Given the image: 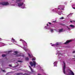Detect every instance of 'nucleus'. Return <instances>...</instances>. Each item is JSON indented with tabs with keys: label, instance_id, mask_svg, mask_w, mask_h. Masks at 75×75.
<instances>
[{
	"label": "nucleus",
	"instance_id": "obj_1",
	"mask_svg": "<svg viewBox=\"0 0 75 75\" xmlns=\"http://www.w3.org/2000/svg\"><path fill=\"white\" fill-rule=\"evenodd\" d=\"M1 4L3 6H7V5H8L9 4L8 2H0V5Z\"/></svg>",
	"mask_w": 75,
	"mask_h": 75
},
{
	"label": "nucleus",
	"instance_id": "obj_2",
	"mask_svg": "<svg viewBox=\"0 0 75 75\" xmlns=\"http://www.w3.org/2000/svg\"><path fill=\"white\" fill-rule=\"evenodd\" d=\"M63 63L64 64V66L63 68V71L64 74H65V68L66 67V65L65 64V63L64 62H63Z\"/></svg>",
	"mask_w": 75,
	"mask_h": 75
},
{
	"label": "nucleus",
	"instance_id": "obj_3",
	"mask_svg": "<svg viewBox=\"0 0 75 75\" xmlns=\"http://www.w3.org/2000/svg\"><path fill=\"white\" fill-rule=\"evenodd\" d=\"M30 64L31 66V67H33V65L34 67H35V65H36V63H35V62L33 61V63L32 62H30Z\"/></svg>",
	"mask_w": 75,
	"mask_h": 75
},
{
	"label": "nucleus",
	"instance_id": "obj_4",
	"mask_svg": "<svg viewBox=\"0 0 75 75\" xmlns=\"http://www.w3.org/2000/svg\"><path fill=\"white\" fill-rule=\"evenodd\" d=\"M69 71L70 72H69V74L68 75H74V72L72 71L71 70L69 69Z\"/></svg>",
	"mask_w": 75,
	"mask_h": 75
},
{
	"label": "nucleus",
	"instance_id": "obj_5",
	"mask_svg": "<svg viewBox=\"0 0 75 75\" xmlns=\"http://www.w3.org/2000/svg\"><path fill=\"white\" fill-rule=\"evenodd\" d=\"M71 41H72V40H67L64 43V44H67L69 43V42H71Z\"/></svg>",
	"mask_w": 75,
	"mask_h": 75
},
{
	"label": "nucleus",
	"instance_id": "obj_6",
	"mask_svg": "<svg viewBox=\"0 0 75 75\" xmlns=\"http://www.w3.org/2000/svg\"><path fill=\"white\" fill-rule=\"evenodd\" d=\"M18 6H19V7H20V6H21L22 5H23L24 3H22L21 4H20V3H18Z\"/></svg>",
	"mask_w": 75,
	"mask_h": 75
},
{
	"label": "nucleus",
	"instance_id": "obj_7",
	"mask_svg": "<svg viewBox=\"0 0 75 75\" xmlns=\"http://www.w3.org/2000/svg\"><path fill=\"white\" fill-rule=\"evenodd\" d=\"M27 74L26 73H25L24 74H23L22 73H18L16 75H26Z\"/></svg>",
	"mask_w": 75,
	"mask_h": 75
},
{
	"label": "nucleus",
	"instance_id": "obj_8",
	"mask_svg": "<svg viewBox=\"0 0 75 75\" xmlns=\"http://www.w3.org/2000/svg\"><path fill=\"white\" fill-rule=\"evenodd\" d=\"M57 62H55L54 63V66L55 67V66H57Z\"/></svg>",
	"mask_w": 75,
	"mask_h": 75
},
{
	"label": "nucleus",
	"instance_id": "obj_9",
	"mask_svg": "<svg viewBox=\"0 0 75 75\" xmlns=\"http://www.w3.org/2000/svg\"><path fill=\"white\" fill-rule=\"evenodd\" d=\"M29 67L31 69V72H32L33 73V72H34V71H33V69H32L31 67H30L29 66Z\"/></svg>",
	"mask_w": 75,
	"mask_h": 75
},
{
	"label": "nucleus",
	"instance_id": "obj_10",
	"mask_svg": "<svg viewBox=\"0 0 75 75\" xmlns=\"http://www.w3.org/2000/svg\"><path fill=\"white\" fill-rule=\"evenodd\" d=\"M25 61H29V58H28V57H25Z\"/></svg>",
	"mask_w": 75,
	"mask_h": 75
},
{
	"label": "nucleus",
	"instance_id": "obj_11",
	"mask_svg": "<svg viewBox=\"0 0 75 75\" xmlns=\"http://www.w3.org/2000/svg\"><path fill=\"white\" fill-rule=\"evenodd\" d=\"M63 31V29H60L59 30V32H60V33H62Z\"/></svg>",
	"mask_w": 75,
	"mask_h": 75
},
{
	"label": "nucleus",
	"instance_id": "obj_12",
	"mask_svg": "<svg viewBox=\"0 0 75 75\" xmlns=\"http://www.w3.org/2000/svg\"><path fill=\"white\" fill-rule=\"evenodd\" d=\"M28 55L29 58H31V55H30V54H29V53H28Z\"/></svg>",
	"mask_w": 75,
	"mask_h": 75
},
{
	"label": "nucleus",
	"instance_id": "obj_13",
	"mask_svg": "<svg viewBox=\"0 0 75 75\" xmlns=\"http://www.w3.org/2000/svg\"><path fill=\"white\" fill-rule=\"evenodd\" d=\"M12 41L13 42H16V40L13 38H12Z\"/></svg>",
	"mask_w": 75,
	"mask_h": 75
},
{
	"label": "nucleus",
	"instance_id": "obj_14",
	"mask_svg": "<svg viewBox=\"0 0 75 75\" xmlns=\"http://www.w3.org/2000/svg\"><path fill=\"white\" fill-rule=\"evenodd\" d=\"M70 27H72V28H73L74 27V25H70Z\"/></svg>",
	"mask_w": 75,
	"mask_h": 75
},
{
	"label": "nucleus",
	"instance_id": "obj_15",
	"mask_svg": "<svg viewBox=\"0 0 75 75\" xmlns=\"http://www.w3.org/2000/svg\"><path fill=\"white\" fill-rule=\"evenodd\" d=\"M55 46H56V45H57V46L59 45V43L57 42V43H56V44H55Z\"/></svg>",
	"mask_w": 75,
	"mask_h": 75
},
{
	"label": "nucleus",
	"instance_id": "obj_16",
	"mask_svg": "<svg viewBox=\"0 0 75 75\" xmlns=\"http://www.w3.org/2000/svg\"><path fill=\"white\" fill-rule=\"evenodd\" d=\"M21 55L20 54H17L16 57H21Z\"/></svg>",
	"mask_w": 75,
	"mask_h": 75
},
{
	"label": "nucleus",
	"instance_id": "obj_17",
	"mask_svg": "<svg viewBox=\"0 0 75 75\" xmlns=\"http://www.w3.org/2000/svg\"><path fill=\"white\" fill-rule=\"evenodd\" d=\"M21 0H16V3H18V2H20Z\"/></svg>",
	"mask_w": 75,
	"mask_h": 75
},
{
	"label": "nucleus",
	"instance_id": "obj_18",
	"mask_svg": "<svg viewBox=\"0 0 75 75\" xmlns=\"http://www.w3.org/2000/svg\"><path fill=\"white\" fill-rule=\"evenodd\" d=\"M2 56L3 57H6V54H3L2 55Z\"/></svg>",
	"mask_w": 75,
	"mask_h": 75
},
{
	"label": "nucleus",
	"instance_id": "obj_19",
	"mask_svg": "<svg viewBox=\"0 0 75 75\" xmlns=\"http://www.w3.org/2000/svg\"><path fill=\"white\" fill-rule=\"evenodd\" d=\"M60 25H62L63 26H64V25H65V24H63L62 23H60Z\"/></svg>",
	"mask_w": 75,
	"mask_h": 75
},
{
	"label": "nucleus",
	"instance_id": "obj_20",
	"mask_svg": "<svg viewBox=\"0 0 75 75\" xmlns=\"http://www.w3.org/2000/svg\"><path fill=\"white\" fill-rule=\"evenodd\" d=\"M14 53H15L16 54H17V53H18V52L17 51H15L14 52Z\"/></svg>",
	"mask_w": 75,
	"mask_h": 75
},
{
	"label": "nucleus",
	"instance_id": "obj_21",
	"mask_svg": "<svg viewBox=\"0 0 75 75\" xmlns=\"http://www.w3.org/2000/svg\"><path fill=\"white\" fill-rule=\"evenodd\" d=\"M52 46L54 47V46H55V44H53L52 45Z\"/></svg>",
	"mask_w": 75,
	"mask_h": 75
},
{
	"label": "nucleus",
	"instance_id": "obj_22",
	"mask_svg": "<svg viewBox=\"0 0 75 75\" xmlns=\"http://www.w3.org/2000/svg\"><path fill=\"white\" fill-rule=\"evenodd\" d=\"M72 7H75V4L73 5Z\"/></svg>",
	"mask_w": 75,
	"mask_h": 75
},
{
	"label": "nucleus",
	"instance_id": "obj_23",
	"mask_svg": "<svg viewBox=\"0 0 75 75\" xmlns=\"http://www.w3.org/2000/svg\"><path fill=\"white\" fill-rule=\"evenodd\" d=\"M32 60L33 61H35V58H33L32 59Z\"/></svg>",
	"mask_w": 75,
	"mask_h": 75
},
{
	"label": "nucleus",
	"instance_id": "obj_24",
	"mask_svg": "<svg viewBox=\"0 0 75 75\" xmlns=\"http://www.w3.org/2000/svg\"><path fill=\"white\" fill-rule=\"evenodd\" d=\"M22 42L24 43V42H25V41L24 40H23V41H22Z\"/></svg>",
	"mask_w": 75,
	"mask_h": 75
},
{
	"label": "nucleus",
	"instance_id": "obj_25",
	"mask_svg": "<svg viewBox=\"0 0 75 75\" xmlns=\"http://www.w3.org/2000/svg\"><path fill=\"white\" fill-rule=\"evenodd\" d=\"M18 62H22V61H18Z\"/></svg>",
	"mask_w": 75,
	"mask_h": 75
},
{
	"label": "nucleus",
	"instance_id": "obj_26",
	"mask_svg": "<svg viewBox=\"0 0 75 75\" xmlns=\"http://www.w3.org/2000/svg\"><path fill=\"white\" fill-rule=\"evenodd\" d=\"M64 18V17H62V18H60V19H63Z\"/></svg>",
	"mask_w": 75,
	"mask_h": 75
},
{
	"label": "nucleus",
	"instance_id": "obj_27",
	"mask_svg": "<svg viewBox=\"0 0 75 75\" xmlns=\"http://www.w3.org/2000/svg\"><path fill=\"white\" fill-rule=\"evenodd\" d=\"M48 24H50V25H51V23L50 22H48Z\"/></svg>",
	"mask_w": 75,
	"mask_h": 75
},
{
	"label": "nucleus",
	"instance_id": "obj_28",
	"mask_svg": "<svg viewBox=\"0 0 75 75\" xmlns=\"http://www.w3.org/2000/svg\"><path fill=\"white\" fill-rule=\"evenodd\" d=\"M9 67H11L12 66H11V65H10V64H9Z\"/></svg>",
	"mask_w": 75,
	"mask_h": 75
},
{
	"label": "nucleus",
	"instance_id": "obj_29",
	"mask_svg": "<svg viewBox=\"0 0 75 75\" xmlns=\"http://www.w3.org/2000/svg\"><path fill=\"white\" fill-rule=\"evenodd\" d=\"M23 40L21 39L20 40V41H23Z\"/></svg>",
	"mask_w": 75,
	"mask_h": 75
},
{
	"label": "nucleus",
	"instance_id": "obj_30",
	"mask_svg": "<svg viewBox=\"0 0 75 75\" xmlns=\"http://www.w3.org/2000/svg\"><path fill=\"white\" fill-rule=\"evenodd\" d=\"M51 32H52V31H53V30L51 29Z\"/></svg>",
	"mask_w": 75,
	"mask_h": 75
},
{
	"label": "nucleus",
	"instance_id": "obj_31",
	"mask_svg": "<svg viewBox=\"0 0 75 75\" xmlns=\"http://www.w3.org/2000/svg\"><path fill=\"white\" fill-rule=\"evenodd\" d=\"M67 28L69 29V30H70V28H68V27L67 26Z\"/></svg>",
	"mask_w": 75,
	"mask_h": 75
},
{
	"label": "nucleus",
	"instance_id": "obj_32",
	"mask_svg": "<svg viewBox=\"0 0 75 75\" xmlns=\"http://www.w3.org/2000/svg\"><path fill=\"white\" fill-rule=\"evenodd\" d=\"M2 71H3V72H6V71H5V70H2Z\"/></svg>",
	"mask_w": 75,
	"mask_h": 75
},
{
	"label": "nucleus",
	"instance_id": "obj_33",
	"mask_svg": "<svg viewBox=\"0 0 75 75\" xmlns=\"http://www.w3.org/2000/svg\"><path fill=\"white\" fill-rule=\"evenodd\" d=\"M73 8L75 10V7H73Z\"/></svg>",
	"mask_w": 75,
	"mask_h": 75
},
{
	"label": "nucleus",
	"instance_id": "obj_34",
	"mask_svg": "<svg viewBox=\"0 0 75 75\" xmlns=\"http://www.w3.org/2000/svg\"><path fill=\"white\" fill-rule=\"evenodd\" d=\"M73 53H75V51H74L73 52Z\"/></svg>",
	"mask_w": 75,
	"mask_h": 75
},
{
	"label": "nucleus",
	"instance_id": "obj_35",
	"mask_svg": "<svg viewBox=\"0 0 75 75\" xmlns=\"http://www.w3.org/2000/svg\"><path fill=\"white\" fill-rule=\"evenodd\" d=\"M47 26H48V24L47 23Z\"/></svg>",
	"mask_w": 75,
	"mask_h": 75
},
{
	"label": "nucleus",
	"instance_id": "obj_36",
	"mask_svg": "<svg viewBox=\"0 0 75 75\" xmlns=\"http://www.w3.org/2000/svg\"><path fill=\"white\" fill-rule=\"evenodd\" d=\"M13 54L14 55H16V54Z\"/></svg>",
	"mask_w": 75,
	"mask_h": 75
},
{
	"label": "nucleus",
	"instance_id": "obj_37",
	"mask_svg": "<svg viewBox=\"0 0 75 75\" xmlns=\"http://www.w3.org/2000/svg\"><path fill=\"white\" fill-rule=\"evenodd\" d=\"M70 22L71 23H72V21H70Z\"/></svg>",
	"mask_w": 75,
	"mask_h": 75
},
{
	"label": "nucleus",
	"instance_id": "obj_38",
	"mask_svg": "<svg viewBox=\"0 0 75 75\" xmlns=\"http://www.w3.org/2000/svg\"><path fill=\"white\" fill-rule=\"evenodd\" d=\"M58 9L59 10V9H60V8H58Z\"/></svg>",
	"mask_w": 75,
	"mask_h": 75
},
{
	"label": "nucleus",
	"instance_id": "obj_39",
	"mask_svg": "<svg viewBox=\"0 0 75 75\" xmlns=\"http://www.w3.org/2000/svg\"><path fill=\"white\" fill-rule=\"evenodd\" d=\"M62 9V10H64V9Z\"/></svg>",
	"mask_w": 75,
	"mask_h": 75
},
{
	"label": "nucleus",
	"instance_id": "obj_40",
	"mask_svg": "<svg viewBox=\"0 0 75 75\" xmlns=\"http://www.w3.org/2000/svg\"><path fill=\"white\" fill-rule=\"evenodd\" d=\"M74 61H75V60H74Z\"/></svg>",
	"mask_w": 75,
	"mask_h": 75
}]
</instances>
